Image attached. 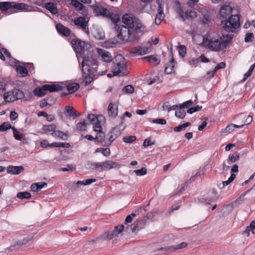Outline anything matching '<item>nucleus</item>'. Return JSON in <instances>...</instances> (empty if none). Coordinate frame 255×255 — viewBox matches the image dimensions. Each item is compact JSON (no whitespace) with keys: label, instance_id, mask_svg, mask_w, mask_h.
<instances>
[{"label":"nucleus","instance_id":"473e14b6","mask_svg":"<svg viewBox=\"0 0 255 255\" xmlns=\"http://www.w3.org/2000/svg\"><path fill=\"white\" fill-rule=\"evenodd\" d=\"M12 94L13 96H15L16 100L18 99H21L24 98V93L17 89H14L12 90Z\"/></svg>","mask_w":255,"mask_h":255},{"label":"nucleus","instance_id":"c9c22d12","mask_svg":"<svg viewBox=\"0 0 255 255\" xmlns=\"http://www.w3.org/2000/svg\"><path fill=\"white\" fill-rule=\"evenodd\" d=\"M142 59H146L148 62L154 65H157L160 62V61L156 56H154L144 57Z\"/></svg>","mask_w":255,"mask_h":255},{"label":"nucleus","instance_id":"774afa93","mask_svg":"<svg viewBox=\"0 0 255 255\" xmlns=\"http://www.w3.org/2000/svg\"><path fill=\"white\" fill-rule=\"evenodd\" d=\"M154 144V142L151 141V139L148 138L144 140V142L143 143V146L144 147H147L149 145H153Z\"/></svg>","mask_w":255,"mask_h":255},{"label":"nucleus","instance_id":"393cba45","mask_svg":"<svg viewBox=\"0 0 255 255\" xmlns=\"http://www.w3.org/2000/svg\"><path fill=\"white\" fill-rule=\"evenodd\" d=\"M142 209V207H141L139 208L138 209L134 211V212L132 213L131 214L128 215L127 216L126 219H125V223H130L132 222L133 220V218L136 217L137 215H138L140 212L141 211Z\"/></svg>","mask_w":255,"mask_h":255},{"label":"nucleus","instance_id":"39448f33","mask_svg":"<svg viewBox=\"0 0 255 255\" xmlns=\"http://www.w3.org/2000/svg\"><path fill=\"white\" fill-rule=\"evenodd\" d=\"M151 44L149 43V46H138L132 48L129 52L133 56L143 55L149 53L151 51Z\"/></svg>","mask_w":255,"mask_h":255},{"label":"nucleus","instance_id":"7c9ffc66","mask_svg":"<svg viewBox=\"0 0 255 255\" xmlns=\"http://www.w3.org/2000/svg\"><path fill=\"white\" fill-rule=\"evenodd\" d=\"M170 54L172 56V58L170 61V63L172 65L171 66H167L165 68L164 72L166 74H170L171 73V72L174 67V65L173 64L174 62V58H173L172 48H170Z\"/></svg>","mask_w":255,"mask_h":255},{"label":"nucleus","instance_id":"5701e85b","mask_svg":"<svg viewBox=\"0 0 255 255\" xmlns=\"http://www.w3.org/2000/svg\"><path fill=\"white\" fill-rule=\"evenodd\" d=\"M24 170L22 166H9L7 168V172L12 174H18Z\"/></svg>","mask_w":255,"mask_h":255},{"label":"nucleus","instance_id":"c85d7f7f","mask_svg":"<svg viewBox=\"0 0 255 255\" xmlns=\"http://www.w3.org/2000/svg\"><path fill=\"white\" fill-rule=\"evenodd\" d=\"M12 91L5 93L3 95V99L5 102H12L16 100L15 96L12 94Z\"/></svg>","mask_w":255,"mask_h":255},{"label":"nucleus","instance_id":"f03ea898","mask_svg":"<svg viewBox=\"0 0 255 255\" xmlns=\"http://www.w3.org/2000/svg\"><path fill=\"white\" fill-rule=\"evenodd\" d=\"M123 22L127 25L128 28H133L137 34H142L145 30V26L142 25L138 18L133 16L130 14H125L122 17Z\"/></svg>","mask_w":255,"mask_h":255},{"label":"nucleus","instance_id":"69168bd1","mask_svg":"<svg viewBox=\"0 0 255 255\" xmlns=\"http://www.w3.org/2000/svg\"><path fill=\"white\" fill-rule=\"evenodd\" d=\"M60 170L62 171H74L76 170V167H75V166L73 165H68L67 166V167L62 168Z\"/></svg>","mask_w":255,"mask_h":255},{"label":"nucleus","instance_id":"6e6552de","mask_svg":"<svg viewBox=\"0 0 255 255\" xmlns=\"http://www.w3.org/2000/svg\"><path fill=\"white\" fill-rule=\"evenodd\" d=\"M94 12L97 15H101L103 17H109L114 22L116 19V16L113 13H111L109 10L102 6H96L94 8Z\"/></svg>","mask_w":255,"mask_h":255},{"label":"nucleus","instance_id":"9b49d317","mask_svg":"<svg viewBox=\"0 0 255 255\" xmlns=\"http://www.w3.org/2000/svg\"><path fill=\"white\" fill-rule=\"evenodd\" d=\"M103 117L102 116H96L94 114H89L88 116V119L92 124H93V129L94 131H100L102 128L101 121Z\"/></svg>","mask_w":255,"mask_h":255},{"label":"nucleus","instance_id":"0eeeda50","mask_svg":"<svg viewBox=\"0 0 255 255\" xmlns=\"http://www.w3.org/2000/svg\"><path fill=\"white\" fill-rule=\"evenodd\" d=\"M156 2L158 4L157 13L156 14L154 22L156 25H158L165 17L163 12L164 2L163 0H157Z\"/></svg>","mask_w":255,"mask_h":255},{"label":"nucleus","instance_id":"c756f323","mask_svg":"<svg viewBox=\"0 0 255 255\" xmlns=\"http://www.w3.org/2000/svg\"><path fill=\"white\" fill-rule=\"evenodd\" d=\"M56 128V126L54 124H51L49 125H44L42 127V129L45 133L48 132H53Z\"/></svg>","mask_w":255,"mask_h":255},{"label":"nucleus","instance_id":"e2e57ef3","mask_svg":"<svg viewBox=\"0 0 255 255\" xmlns=\"http://www.w3.org/2000/svg\"><path fill=\"white\" fill-rule=\"evenodd\" d=\"M202 107L199 106H197L195 107H192L188 109L187 113L191 114L195 112L199 111L201 110Z\"/></svg>","mask_w":255,"mask_h":255},{"label":"nucleus","instance_id":"c03bdc74","mask_svg":"<svg viewBox=\"0 0 255 255\" xmlns=\"http://www.w3.org/2000/svg\"><path fill=\"white\" fill-rule=\"evenodd\" d=\"M117 137L110 132L106 135L107 140L105 141V145H109Z\"/></svg>","mask_w":255,"mask_h":255},{"label":"nucleus","instance_id":"de8ad7c7","mask_svg":"<svg viewBox=\"0 0 255 255\" xmlns=\"http://www.w3.org/2000/svg\"><path fill=\"white\" fill-rule=\"evenodd\" d=\"M67 89L70 93H73L79 89V85L77 83H73L68 85Z\"/></svg>","mask_w":255,"mask_h":255},{"label":"nucleus","instance_id":"bb28decb","mask_svg":"<svg viewBox=\"0 0 255 255\" xmlns=\"http://www.w3.org/2000/svg\"><path fill=\"white\" fill-rule=\"evenodd\" d=\"M43 89L45 91H49L50 92L59 91L61 90V87L58 85H44Z\"/></svg>","mask_w":255,"mask_h":255},{"label":"nucleus","instance_id":"72a5a7b5","mask_svg":"<svg viewBox=\"0 0 255 255\" xmlns=\"http://www.w3.org/2000/svg\"><path fill=\"white\" fill-rule=\"evenodd\" d=\"M199 11L203 15V22L206 24L209 21V11L204 8H201L199 9Z\"/></svg>","mask_w":255,"mask_h":255},{"label":"nucleus","instance_id":"4c0bfd02","mask_svg":"<svg viewBox=\"0 0 255 255\" xmlns=\"http://www.w3.org/2000/svg\"><path fill=\"white\" fill-rule=\"evenodd\" d=\"M65 109L69 117H73L74 119L77 117L76 115V111L73 107L67 106L65 107Z\"/></svg>","mask_w":255,"mask_h":255},{"label":"nucleus","instance_id":"412c9836","mask_svg":"<svg viewBox=\"0 0 255 255\" xmlns=\"http://www.w3.org/2000/svg\"><path fill=\"white\" fill-rule=\"evenodd\" d=\"M98 52L101 56L104 61L110 62L112 61V57L109 52L103 49H98Z\"/></svg>","mask_w":255,"mask_h":255},{"label":"nucleus","instance_id":"f3484780","mask_svg":"<svg viewBox=\"0 0 255 255\" xmlns=\"http://www.w3.org/2000/svg\"><path fill=\"white\" fill-rule=\"evenodd\" d=\"M108 115L112 118H115L118 114V105L115 103H110L108 107Z\"/></svg>","mask_w":255,"mask_h":255},{"label":"nucleus","instance_id":"8fccbe9b","mask_svg":"<svg viewBox=\"0 0 255 255\" xmlns=\"http://www.w3.org/2000/svg\"><path fill=\"white\" fill-rule=\"evenodd\" d=\"M226 66V64L224 62H221L219 64H218L215 67V69L212 71V75L211 76V77H213L215 74L216 73L217 70L221 68H224Z\"/></svg>","mask_w":255,"mask_h":255},{"label":"nucleus","instance_id":"dca6fc26","mask_svg":"<svg viewBox=\"0 0 255 255\" xmlns=\"http://www.w3.org/2000/svg\"><path fill=\"white\" fill-rule=\"evenodd\" d=\"M233 8L229 4H225L221 7L220 15L226 20L231 15Z\"/></svg>","mask_w":255,"mask_h":255},{"label":"nucleus","instance_id":"ea45409f","mask_svg":"<svg viewBox=\"0 0 255 255\" xmlns=\"http://www.w3.org/2000/svg\"><path fill=\"white\" fill-rule=\"evenodd\" d=\"M244 125H237L233 124L229 125L225 128V132L227 133H230L233 131L235 128H242Z\"/></svg>","mask_w":255,"mask_h":255},{"label":"nucleus","instance_id":"13d9d810","mask_svg":"<svg viewBox=\"0 0 255 255\" xmlns=\"http://www.w3.org/2000/svg\"><path fill=\"white\" fill-rule=\"evenodd\" d=\"M17 71L20 74L22 75V76H25L27 74V69L23 67V66H18L16 68Z\"/></svg>","mask_w":255,"mask_h":255},{"label":"nucleus","instance_id":"423d86ee","mask_svg":"<svg viewBox=\"0 0 255 255\" xmlns=\"http://www.w3.org/2000/svg\"><path fill=\"white\" fill-rule=\"evenodd\" d=\"M97 61L95 57L91 55L90 56H84L83 58L81 66L82 67V71H86L89 68H94L92 67L94 66L97 65Z\"/></svg>","mask_w":255,"mask_h":255},{"label":"nucleus","instance_id":"2f4dec72","mask_svg":"<svg viewBox=\"0 0 255 255\" xmlns=\"http://www.w3.org/2000/svg\"><path fill=\"white\" fill-rule=\"evenodd\" d=\"M12 2H0V9L2 11H6L11 8H12Z\"/></svg>","mask_w":255,"mask_h":255},{"label":"nucleus","instance_id":"0e129e2a","mask_svg":"<svg viewBox=\"0 0 255 255\" xmlns=\"http://www.w3.org/2000/svg\"><path fill=\"white\" fill-rule=\"evenodd\" d=\"M112 134H113L116 137L119 136L121 134V131L118 127H115L112 128L111 131Z\"/></svg>","mask_w":255,"mask_h":255},{"label":"nucleus","instance_id":"680f3d73","mask_svg":"<svg viewBox=\"0 0 255 255\" xmlns=\"http://www.w3.org/2000/svg\"><path fill=\"white\" fill-rule=\"evenodd\" d=\"M179 54L182 57H184L186 52V48L184 45H181L178 46Z\"/></svg>","mask_w":255,"mask_h":255},{"label":"nucleus","instance_id":"a18cd8bd","mask_svg":"<svg viewBox=\"0 0 255 255\" xmlns=\"http://www.w3.org/2000/svg\"><path fill=\"white\" fill-rule=\"evenodd\" d=\"M16 197L20 199H29L31 197V194L28 192H18L17 194Z\"/></svg>","mask_w":255,"mask_h":255},{"label":"nucleus","instance_id":"338daca9","mask_svg":"<svg viewBox=\"0 0 255 255\" xmlns=\"http://www.w3.org/2000/svg\"><path fill=\"white\" fill-rule=\"evenodd\" d=\"M152 123L157 124L165 125L166 124V121L163 119H156L152 120Z\"/></svg>","mask_w":255,"mask_h":255},{"label":"nucleus","instance_id":"4d7b16f0","mask_svg":"<svg viewBox=\"0 0 255 255\" xmlns=\"http://www.w3.org/2000/svg\"><path fill=\"white\" fill-rule=\"evenodd\" d=\"M87 127V124L85 120L82 122H79L77 124V128L79 130H85Z\"/></svg>","mask_w":255,"mask_h":255},{"label":"nucleus","instance_id":"603ef678","mask_svg":"<svg viewBox=\"0 0 255 255\" xmlns=\"http://www.w3.org/2000/svg\"><path fill=\"white\" fill-rule=\"evenodd\" d=\"M133 172L137 176H140L145 175L147 173V170L145 167H142L140 169L134 170Z\"/></svg>","mask_w":255,"mask_h":255},{"label":"nucleus","instance_id":"f257e3e1","mask_svg":"<svg viewBox=\"0 0 255 255\" xmlns=\"http://www.w3.org/2000/svg\"><path fill=\"white\" fill-rule=\"evenodd\" d=\"M116 19L114 23L115 24V29L116 30V35L117 38L122 43L132 42L138 39L139 36H137L135 34H131L129 28L127 26L124 25H118V23L120 22L119 16L116 17Z\"/></svg>","mask_w":255,"mask_h":255},{"label":"nucleus","instance_id":"7ed1b4c3","mask_svg":"<svg viewBox=\"0 0 255 255\" xmlns=\"http://www.w3.org/2000/svg\"><path fill=\"white\" fill-rule=\"evenodd\" d=\"M224 29L228 32H234L240 26V17L238 14L231 15L228 19L222 21Z\"/></svg>","mask_w":255,"mask_h":255},{"label":"nucleus","instance_id":"4468645a","mask_svg":"<svg viewBox=\"0 0 255 255\" xmlns=\"http://www.w3.org/2000/svg\"><path fill=\"white\" fill-rule=\"evenodd\" d=\"M124 229V226L123 225L116 226L113 231L105 233L103 235V238L105 239L111 240L117 237L123 231Z\"/></svg>","mask_w":255,"mask_h":255},{"label":"nucleus","instance_id":"cd10ccee","mask_svg":"<svg viewBox=\"0 0 255 255\" xmlns=\"http://www.w3.org/2000/svg\"><path fill=\"white\" fill-rule=\"evenodd\" d=\"M45 7L53 14H55L58 12L57 7L55 6L54 3H46L45 4Z\"/></svg>","mask_w":255,"mask_h":255},{"label":"nucleus","instance_id":"58836bf2","mask_svg":"<svg viewBox=\"0 0 255 255\" xmlns=\"http://www.w3.org/2000/svg\"><path fill=\"white\" fill-rule=\"evenodd\" d=\"M35 96L38 97H43L46 94L45 90L43 89V86L41 88H36L33 91Z\"/></svg>","mask_w":255,"mask_h":255},{"label":"nucleus","instance_id":"09e8293b","mask_svg":"<svg viewBox=\"0 0 255 255\" xmlns=\"http://www.w3.org/2000/svg\"><path fill=\"white\" fill-rule=\"evenodd\" d=\"M186 116V112L183 109L179 108V110L175 112V116L179 119H183Z\"/></svg>","mask_w":255,"mask_h":255},{"label":"nucleus","instance_id":"1a4fd4ad","mask_svg":"<svg viewBox=\"0 0 255 255\" xmlns=\"http://www.w3.org/2000/svg\"><path fill=\"white\" fill-rule=\"evenodd\" d=\"M203 42L212 51H218L222 48L221 41L218 39H208L204 37Z\"/></svg>","mask_w":255,"mask_h":255},{"label":"nucleus","instance_id":"2eb2a0df","mask_svg":"<svg viewBox=\"0 0 255 255\" xmlns=\"http://www.w3.org/2000/svg\"><path fill=\"white\" fill-rule=\"evenodd\" d=\"M177 13L181 19L183 21H185V19L188 18L194 19L197 17V13L194 10H187L184 12L181 8H179L177 10Z\"/></svg>","mask_w":255,"mask_h":255},{"label":"nucleus","instance_id":"9d476101","mask_svg":"<svg viewBox=\"0 0 255 255\" xmlns=\"http://www.w3.org/2000/svg\"><path fill=\"white\" fill-rule=\"evenodd\" d=\"M89 20L84 16L76 17L74 20V23L78 28L83 30L86 33H89V28L87 26Z\"/></svg>","mask_w":255,"mask_h":255},{"label":"nucleus","instance_id":"6e6d98bb","mask_svg":"<svg viewBox=\"0 0 255 255\" xmlns=\"http://www.w3.org/2000/svg\"><path fill=\"white\" fill-rule=\"evenodd\" d=\"M136 139V137L135 136L131 135V136H125L123 138V141L126 143H131L134 141Z\"/></svg>","mask_w":255,"mask_h":255},{"label":"nucleus","instance_id":"49530a36","mask_svg":"<svg viewBox=\"0 0 255 255\" xmlns=\"http://www.w3.org/2000/svg\"><path fill=\"white\" fill-rule=\"evenodd\" d=\"M240 157V154L238 152H234L233 154H231L228 157L229 160L231 163H234L236 162Z\"/></svg>","mask_w":255,"mask_h":255},{"label":"nucleus","instance_id":"37998d69","mask_svg":"<svg viewBox=\"0 0 255 255\" xmlns=\"http://www.w3.org/2000/svg\"><path fill=\"white\" fill-rule=\"evenodd\" d=\"M191 123L189 122H187L182 125H179L174 128V130L176 132H180L182 130H185V128L190 126Z\"/></svg>","mask_w":255,"mask_h":255},{"label":"nucleus","instance_id":"b1692460","mask_svg":"<svg viewBox=\"0 0 255 255\" xmlns=\"http://www.w3.org/2000/svg\"><path fill=\"white\" fill-rule=\"evenodd\" d=\"M56 28L59 33L65 36H69L70 34V29L60 23L57 24Z\"/></svg>","mask_w":255,"mask_h":255},{"label":"nucleus","instance_id":"864d4df0","mask_svg":"<svg viewBox=\"0 0 255 255\" xmlns=\"http://www.w3.org/2000/svg\"><path fill=\"white\" fill-rule=\"evenodd\" d=\"M236 178V175L234 173H232L230 177L229 178L228 180L227 181H224L222 183L223 186L222 188L227 186L230 183H231Z\"/></svg>","mask_w":255,"mask_h":255},{"label":"nucleus","instance_id":"052dcab7","mask_svg":"<svg viewBox=\"0 0 255 255\" xmlns=\"http://www.w3.org/2000/svg\"><path fill=\"white\" fill-rule=\"evenodd\" d=\"M193 105V103L192 100H188L187 101H186L184 102L182 104H179V108L180 109H184V108H187L189 106H191Z\"/></svg>","mask_w":255,"mask_h":255},{"label":"nucleus","instance_id":"e433bc0d","mask_svg":"<svg viewBox=\"0 0 255 255\" xmlns=\"http://www.w3.org/2000/svg\"><path fill=\"white\" fill-rule=\"evenodd\" d=\"M99 132L97 133L95 137V140H97L99 142H104L105 143L106 139V135L105 133L102 131V128L100 131H98Z\"/></svg>","mask_w":255,"mask_h":255},{"label":"nucleus","instance_id":"79ce46f5","mask_svg":"<svg viewBox=\"0 0 255 255\" xmlns=\"http://www.w3.org/2000/svg\"><path fill=\"white\" fill-rule=\"evenodd\" d=\"M5 57L8 58L10 57V53L4 48H0V59L4 60Z\"/></svg>","mask_w":255,"mask_h":255},{"label":"nucleus","instance_id":"f8f14e48","mask_svg":"<svg viewBox=\"0 0 255 255\" xmlns=\"http://www.w3.org/2000/svg\"><path fill=\"white\" fill-rule=\"evenodd\" d=\"M72 44L75 51L78 53H84L89 46V44L79 39L72 40Z\"/></svg>","mask_w":255,"mask_h":255},{"label":"nucleus","instance_id":"bf43d9fd","mask_svg":"<svg viewBox=\"0 0 255 255\" xmlns=\"http://www.w3.org/2000/svg\"><path fill=\"white\" fill-rule=\"evenodd\" d=\"M123 91L128 94H131L134 92V88L130 85L125 86L123 89Z\"/></svg>","mask_w":255,"mask_h":255},{"label":"nucleus","instance_id":"a19ab883","mask_svg":"<svg viewBox=\"0 0 255 255\" xmlns=\"http://www.w3.org/2000/svg\"><path fill=\"white\" fill-rule=\"evenodd\" d=\"M12 2V8L20 9V10H25L27 8L28 5L25 4L24 3H15L14 2Z\"/></svg>","mask_w":255,"mask_h":255},{"label":"nucleus","instance_id":"3c124183","mask_svg":"<svg viewBox=\"0 0 255 255\" xmlns=\"http://www.w3.org/2000/svg\"><path fill=\"white\" fill-rule=\"evenodd\" d=\"M12 130H13V136L15 139L20 140L22 137V134H19L18 130L15 127H12Z\"/></svg>","mask_w":255,"mask_h":255},{"label":"nucleus","instance_id":"a878e982","mask_svg":"<svg viewBox=\"0 0 255 255\" xmlns=\"http://www.w3.org/2000/svg\"><path fill=\"white\" fill-rule=\"evenodd\" d=\"M51 135L53 137H58L60 139L66 140L67 139L68 135L67 133L63 132L60 130H56L53 132L51 133Z\"/></svg>","mask_w":255,"mask_h":255},{"label":"nucleus","instance_id":"f704fd0d","mask_svg":"<svg viewBox=\"0 0 255 255\" xmlns=\"http://www.w3.org/2000/svg\"><path fill=\"white\" fill-rule=\"evenodd\" d=\"M91 168L93 170H97L100 171L104 170L103 162H92L91 164Z\"/></svg>","mask_w":255,"mask_h":255},{"label":"nucleus","instance_id":"4be33fe9","mask_svg":"<svg viewBox=\"0 0 255 255\" xmlns=\"http://www.w3.org/2000/svg\"><path fill=\"white\" fill-rule=\"evenodd\" d=\"M233 39L232 35H223L220 38V41L222 46V49L227 48L229 44L231 42Z\"/></svg>","mask_w":255,"mask_h":255},{"label":"nucleus","instance_id":"aec40b11","mask_svg":"<svg viewBox=\"0 0 255 255\" xmlns=\"http://www.w3.org/2000/svg\"><path fill=\"white\" fill-rule=\"evenodd\" d=\"M104 170H109L112 168H119L120 164L118 162L111 160H107L103 162Z\"/></svg>","mask_w":255,"mask_h":255},{"label":"nucleus","instance_id":"5fc2aeb1","mask_svg":"<svg viewBox=\"0 0 255 255\" xmlns=\"http://www.w3.org/2000/svg\"><path fill=\"white\" fill-rule=\"evenodd\" d=\"M12 128L9 124L4 122L0 126V131H4L10 128L12 129Z\"/></svg>","mask_w":255,"mask_h":255},{"label":"nucleus","instance_id":"a211bd4d","mask_svg":"<svg viewBox=\"0 0 255 255\" xmlns=\"http://www.w3.org/2000/svg\"><path fill=\"white\" fill-rule=\"evenodd\" d=\"M187 244L185 242H182L177 245L174 246H167L163 248H161L157 250L158 251L164 252H172L176 250L181 249L186 247Z\"/></svg>","mask_w":255,"mask_h":255},{"label":"nucleus","instance_id":"6ab92c4d","mask_svg":"<svg viewBox=\"0 0 255 255\" xmlns=\"http://www.w3.org/2000/svg\"><path fill=\"white\" fill-rule=\"evenodd\" d=\"M145 225V223L144 221V219H139L131 225L130 229L133 232H135L143 228Z\"/></svg>","mask_w":255,"mask_h":255},{"label":"nucleus","instance_id":"ddd939ff","mask_svg":"<svg viewBox=\"0 0 255 255\" xmlns=\"http://www.w3.org/2000/svg\"><path fill=\"white\" fill-rule=\"evenodd\" d=\"M83 77L85 82V85L91 83L96 74L97 70L95 68H88L86 71H82Z\"/></svg>","mask_w":255,"mask_h":255},{"label":"nucleus","instance_id":"20e7f679","mask_svg":"<svg viewBox=\"0 0 255 255\" xmlns=\"http://www.w3.org/2000/svg\"><path fill=\"white\" fill-rule=\"evenodd\" d=\"M127 66L124 61H121L117 63L113 67V75L115 76H124L127 75L128 71Z\"/></svg>","mask_w":255,"mask_h":255}]
</instances>
